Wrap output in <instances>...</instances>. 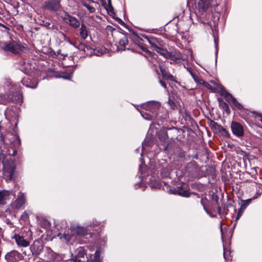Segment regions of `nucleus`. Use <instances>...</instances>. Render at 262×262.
Here are the masks:
<instances>
[{"label":"nucleus","mask_w":262,"mask_h":262,"mask_svg":"<svg viewBox=\"0 0 262 262\" xmlns=\"http://www.w3.org/2000/svg\"><path fill=\"white\" fill-rule=\"evenodd\" d=\"M142 108L145 111L141 112L142 117L148 120H153L158 116V112L160 108V104L152 101L142 105Z\"/></svg>","instance_id":"f257e3e1"},{"label":"nucleus","mask_w":262,"mask_h":262,"mask_svg":"<svg viewBox=\"0 0 262 262\" xmlns=\"http://www.w3.org/2000/svg\"><path fill=\"white\" fill-rule=\"evenodd\" d=\"M14 86L11 87V90L9 93L1 96V104L6 105L8 103L13 102L15 103H21L23 102V95L19 91L14 93V90H15Z\"/></svg>","instance_id":"f03ea898"},{"label":"nucleus","mask_w":262,"mask_h":262,"mask_svg":"<svg viewBox=\"0 0 262 262\" xmlns=\"http://www.w3.org/2000/svg\"><path fill=\"white\" fill-rule=\"evenodd\" d=\"M0 47L5 51L10 52L15 55L20 54L23 50L26 49L25 46L14 40L8 42L6 41L0 42Z\"/></svg>","instance_id":"7ed1b4c3"},{"label":"nucleus","mask_w":262,"mask_h":262,"mask_svg":"<svg viewBox=\"0 0 262 262\" xmlns=\"http://www.w3.org/2000/svg\"><path fill=\"white\" fill-rule=\"evenodd\" d=\"M200 167L194 161L189 162L185 167L186 172L192 177L198 176L200 174Z\"/></svg>","instance_id":"20e7f679"},{"label":"nucleus","mask_w":262,"mask_h":262,"mask_svg":"<svg viewBox=\"0 0 262 262\" xmlns=\"http://www.w3.org/2000/svg\"><path fill=\"white\" fill-rule=\"evenodd\" d=\"M16 164L14 161H11L4 164V171L5 176L7 177L10 180L14 178V173L16 169Z\"/></svg>","instance_id":"39448f33"},{"label":"nucleus","mask_w":262,"mask_h":262,"mask_svg":"<svg viewBox=\"0 0 262 262\" xmlns=\"http://www.w3.org/2000/svg\"><path fill=\"white\" fill-rule=\"evenodd\" d=\"M221 95L226 97H229L227 101L229 102H231L232 103V105H231L232 109L234 110V107H235L237 109L241 111H244L245 110L243 105L239 102H238L235 98L232 96L231 94L227 92L225 90L224 92H223L221 93Z\"/></svg>","instance_id":"423d86ee"},{"label":"nucleus","mask_w":262,"mask_h":262,"mask_svg":"<svg viewBox=\"0 0 262 262\" xmlns=\"http://www.w3.org/2000/svg\"><path fill=\"white\" fill-rule=\"evenodd\" d=\"M231 129L233 135L238 138L244 135V130L243 125L239 122L232 121L231 124Z\"/></svg>","instance_id":"0eeeda50"},{"label":"nucleus","mask_w":262,"mask_h":262,"mask_svg":"<svg viewBox=\"0 0 262 262\" xmlns=\"http://www.w3.org/2000/svg\"><path fill=\"white\" fill-rule=\"evenodd\" d=\"M168 130H171L174 132H177V128L175 127H163L158 133V136L159 140L163 142H166L168 138V134L167 131Z\"/></svg>","instance_id":"6e6552de"},{"label":"nucleus","mask_w":262,"mask_h":262,"mask_svg":"<svg viewBox=\"0 0 262 262\" xmlns=\"http://www.w3.org/2000/svg\"><path fill=\"white\" fill-rule=\"evenodd\" d=\"M26 202V200L24 193L20 192L18 195L17 198L12 204V206L15 209H21L24 207Z\"/></svg>","instance_id":"1a4fd4ad"},{"label":"nucleus","mask_w":262,"mask_h":262,"mask_svg":"<svg viewBox=\"0 0 262 262\" xmlns=\"http://www.w3.org/2000/svg\"><path fill=\"white\" fill-rule=\"evenodd\" d=\"M12 238L15 239L16 243L19 247H27L30 245L29 241L25 239L23 235L15 233L14 235L12 237Z\"/></svg>","instance_id":"9d476101"},{"label":"nucleus","mask_w":262,"mask_h":262,"mask_svg":"<svg viewBox=\"0 0 262 262\" xmlns=\"http://www.w3.org/2000/svg\"><path fill=\"white\" fill-rule=\"evenodd\" d=\"M30 250L33 255H38L43 249V246L41 243L35 240L30 246Z\"/></svg>","instance_id":"9b49d317"},{"label":"nucleus","mask_w":262,"mask_h":262,"mask_svg":"<svg viewBox=\"0 0 262 262\" xmlns=\"http://www.w3.org/2000/svg\"><path fill=\"white\" fill-rule=\"evenodd\" d=\"M196 5L200 12H205L210 6V0H196Z\"/></svg>","instance_id":"f8f14e48"},{"label":"nucleus","mask_w":262,"mask_h":262,"mask_svg":"<svg viewBox=\"0 0 262 262\" xmlns=\"http://www.w3.org/2000/svg\"><path fill=\"white\" fill-rule=\"evenodd\" d=\"M21 254L16 250H12L6 254L5 259L7 262H17L20 259Z\"/></svg>","instance_id":"ddd939ff"},{"label":"nucleus","mask_w":262,"mask_h":262,"mask_svg":"<svg viewBox=\"0 0 262 262\" xmlns=\"http://www.w3.org/2000/svg\"><path fill=\"white\" fill-rule=\"evenodd\" d=\"M63 20L66 24H69L75 29L78 28L80 26V23L78 20L75 17L70 15H66L63 18Z\"/></svg>","instance_id":"4468645a"},{"label":"nucleus","mask_w":262,"mask_h":262,"mask_svg":"<svg viewBox=\"0 0 262 262\" xmlns=\"http://www.w3.org/2000/svg\"><path fill=\"white\" fill-rule=\"evenodd\" d=\"M23 84L26 87L34 89L38 84V81L36 79L30 78H24L21 80Z\"/></svg>","instance_id":"2eb2a0df"},{"label":"nucleus","mask_w":262,"mask_h":262,"mask_svg":"<svg viewBox=\"0 0 262 262\" xmlns=\"http://www.w3.org/2000/svg\"><path fill=\"white\" fill-rule=\"evenodd\" d=\"M159 68L161 72L163 77L167 80L172 81H176V78L171 74H170L166 70V69L163 67L162 64L159 65Z\"/></svg>","instance_id":"dca6fc26"},{"label":"nucleus","mask_w":262,"mask_h":262,"mask_svg":"<svg viewBox=\"0 0 262 262\" xmlns=\"http://www.w3.org/2000/svg\"><path fill=\"white\" fill-rule=\"evenodd\" d=\"M173 193L184 197H189L190 194V192L189 190L182 186L177 187L176 188H174Z\"/></svg>","instance_id":"f3484780"},{"label":"nucleus","mask_w":262,"mask_h":262,"mask_svg":"<svg viewBox=\"0 0 262 262\" xmlns=\"http://www.w3.org/2000/svg\"><path fill=\"white\" fill-rule=\"evenodd\" d=\"M47 7L51 10L56 11L60 7L59 0H49L46 5Z\"/></svg>","instance_id":"a211bd4d"},{"label":"nucleus","mask_w":262,"mask_h":262,"mask_svg":"<svg viewBox=\"0 0 262 262\" xmlns=\"http://www.w3.org/2000/svg\"><path fill=\"white\" fill-rule=\"evenodd\" d=\"M127 36H124L122 38H120L119 41V44L121 47V49L122 50H130V47L128 45V40Z\"/></svg>","instance_id":"6ab92c4d"},{"label":"nucleus","mask_w":262,"mask_h":262,"mask_svg":"<svg viewBox=\"0 0 262 262\" xmlns=\"http://www.w3.org/2000/svg\"><path fill=\"white\" fill-rule=\"evenodd\" d=\"M127 37L130 38L133 41H134L135 43H139L140 40L142 39L140 38V36L138 34L135 32L134 31H130V34H128Z\"/></svg>","instance_id":"aec40b11"},{"label":"nucleus","mask_w":262,"mask_h":262,"mask_svg":"<svg viewBox=\"0 0 262 262\" xmlns=\"http://www.w3.org/2000/svg\"><path fill=\"white\" fill-rule=\"evenodd\" d=\"M85 253L82 247H79L76 251V254L74 257L80 258L82 259H88L85 256Z\"/></svg>","instance_id":"412c9836"},{"label":"nucleus","mask_w":262,"mask_h":262,"mask_svg":"<svg viewBox=\"0 0 262 262\" xmlns=\"http://www.w3.org/2000/svg\"><path fill=\"white\" fill-rule=\"evenodd\" d=\"M182 55L180 53H178L176 52H169L167 59H170L173 61L181 59Z\"/></svg>","instance_id":"4be33fe9"},{"label":"nucleus","mask_w":262,"mask_h":262,"mask_svg":"<svg viewBox=\"0 0 262 262\" xmlns=\"http://www.w3.org/2000/svg\"><path fill=\"white\" fill-rule=\"evenodd\" d=\"M80 35L84 39H86L88 36V31L86 26L82 24L80 28Z\"/></svg>","instance_id":"5701e85b"},{"label":"nucleus","mask_w":262,"mask_h":262,"mask_svg":"<svg viewBox=\"0 0 262 262\" xmlns=\"http://www.w3.org/2000/svg\"><path fill=\"white\" fill-rule=\"evenodd\" d=\"M156 51L167 59L169 52H168L166 49H164L160 47H156Z\"/></svg>","instance_id":"b1692460"},{"label":"nucleus","mask_w":262,"mask_h":262,"mask_svg":"<svg viewBox=\"0 0 262 262\" xmlns=\"http://www.w3.org/2000/svg\"><path fill=\"white\" fill-rule=\"evenodd\" d=\"M107 11L110 15L115 14L114 9L112 5L111 0H108V4L106 5H102Z\"/></svg>","instance_id":"393cba45"},{"label":"nucleus","mask_w":262,"mask_h":262,"mask_svg":"<svg viewBox=\"0 0 262 262\" xmlns=\"http://www.w3.org/2000/svg\"><path fill=\"white\" fill-rule=\"evenodd\" d=\"M9 193L6 191H0V205H5L6 202V198L8 196Z\"/></svg>","instance_id":"a878e982"},{"label":"nucleus","mask_w":262,"mask_h":262,"mask_svg":"<svg viewBox=\"0 0 262 262\" xmlns=\"http://www.w3.org/2000/svg\"><path fill=\"white\" fill-rule=\"evenodd\" d=\"M75 233L78 235L84 236L87 235L88 231L85 228L81 227H77L75 229Z\"/></svg>","instance_id":"bb28decb"},{"label":"nucleus","mask_w":262,"mask_h":262,"mask_svg":"<svg viewBox=\"0 0 262 262\" xmlns=\"http://www.w3.org/2000/svg\"><path fill=\"white\" fill-rule=\"evenodd\" d=\"M220 107H221L223 110H224L228 115H229L230 114L231 111L228 105L226 102L223 103L222 105H221Z\"/></svg>","instance_id":"cd10ccee"},{"label":"nucleus","mask_w":262,"mask_h":262,"mask_svg":"<svg viewBox=\"0 0 262 262\" xmlns=\"http://www.w3.org/2000/svg\"><path fill=\"white\" fill-rule=\"evenodd\" d=\"M252 199H249L246 200H242V204H241V209H245L247 207V206L250 204V203L251 202Z\"/></svg>","instance_id":"c85d7f7f"},{"label":"nucleus","mask_w":262,"mask_h":262,"mask_svg":"<svg viewBox=\"0 0 262 262\" xmlns=\"http://www.w3.org/2000/svg\"><path fill=\"white\" fill-rule=\"evenodd\" d=\"M145 38H146L148 40L149 43L154 48L155 50L156 51V47H159L156 44V41L154 38H151L149 39L147 36L145 35H143Z\"/></svg>","instance_id":"c756f323"},{"label":"nucleus","mask_w":262,"mask_h":262,"mask_svg":"<svg viewBox=\"0 0 262 262\" xmlns=\"http://www.w3.org/2000/svg\"><path fill=\"white\" fill-rule=\"evenodd\" d=\"M82 4L84 7H85L87 8L90 13H94L95 11V9L94 8V7L91 6L90 5H89L85 2H82Z\"/></svg>","instance_id":"7c9ffc66"},{"label":"nucleus","mask_w":262,"mask_h":262,"mask_svg":"<svg viewBox=\"0 0 262 262\" xmlns=\"http://www.w3.org/2000/svg\"><path fill=\"white\" fill-rule=\"evenodd\" d=\"M200 84L203 85L204 86L207 88L208 89L212 90L213 87L211 85L209 84L208 82L205 81L204 80H200Z\"/></svg>","instance_id":"2f4dec72"},{"label":"nucleus","mask_w":262,"mask_h":262,"mask_svg":"<svg viewBox=\"0 0 262 262\" xmlns=\"http://www.w3.org/2000/svg\"><path fill=\"white\" fill-rule=\"evenodd\" d=\"M23 64L24 66L22 67L21 71H24L25 73H27L31 69L30 65L29 63H26L25 62H24Z\"/></svg>","instance_id":"473e14b6"},{"label":"nucleus","mask_w":262,"mask_h":262,"mask_svg":"<svg viewBox=\"0 0 262 262\" xmlns=\"http://www.w3.org/2000/svg\"><path fill=\"white\" fill-rule=\"evenodd\" d=\"M17 150L15 148L11 147V148L8 150V154L13 156H16L17 155Z\"/></svg>","instance_id":"72a5a7b5"},{"label":"nucleus","mask_w":262,"mask_h":262,"mask_svg":"<svg viewBox=\"0 0 262 262\" xmlns=\"http://www.w3.org/2000/svg\"><path fill=\"white\" fill-rule=\"evenodd\" d=\"M208 200L206 198H202L201 200V204L203 206L204 209L205 210L206 212L208 213V210L206 207V204Z\"/></svg>","instance_id":"f704fd0d"},{"label":"nucleus","mask_w":262,"mask_h":262,"mask_svg":"<svg viewBox=\"0 0 262 262\" xmlns=\"http://www.w3.org/2000/svg\"><path fill=\"white\" fill-rule=\"evenodd\" d=\"M190 74L193 77L194 81L198 83H200V80H203L202 79L200 78L198 76L195 75L192 71H190Z\"/></svg>","instance_id":"c9c22d12"},{"label":"nucleus","mask_w":262,"mask_h":262,"mask_svg":"<svg viewBox=\"0 0 262 262\" xmlns=\"http://www.w3.org/2000/svg\"><path fill=\"white\" fill-rule=\"evenodd\" d=\"M72 262H88V259H82L80 258L74 257L72 259Z\"/></svg>","instance_id":"e433bc0d"},{"label":"nucleus","mask_w":262,"mask_h":262,"mask_svg":"<svg viewBox=\"0 0 262 262\" xmlns=\"http://www.w3.org/2000/svg\"><path fill=\"white\" fill-rule=\"evenodd\" d=\"M177 155L179 157L183 158L185 157V152L184 150H180L178 151Z\"/></svg>","instance_id":"4c0bfd02"},{"label":"nucleus","mask_w":262,"mask_h":262,"mask_svg":"<svg viewBox=\"0 0 262 262\" xmlns=\"http://www.w3.org/2000/svg\"><path fill=\"white\" fill-rule=\"evenodd\" d=\"M79 50L84 51L85 52V48H88V46L84 43H80L77 47Z\"/></svg>","instance_id":"58836bf2"},{"label":"nucleus","mask_w":262,"mask_h":262,"mask_svg":"<svg viewBox=\"0 0 262 262\" xmlns=\"http://www.w3.org/2000/svg\"><path fill=\"white\" fill-rule=\"evenodd\" d=\"M29 218V214L26 211H25L21 216V219L24 220H26Z\"/></svg>","instance_id":"ea45409f"},{"label":"nucleus","mask_w":262,"mask_h":262,"mask_svg":"<svg viewBox=\"0 0 262 262\" xmlns=\"http://www.w3.org/2000/svg\"><path fill=\"white\" fill-rule=\"evenodd\" d=\"M40 25L49 29V28H50V26H51V23L49 21H45L44 20H42V23H41Z\"/></svg>","instance_id":"a19ab883"},{"label":"nucleus","mask_w":262,"mask_h":262,"mask_svg":"<svg viewBox=\"0 0 262 262\" xmlns=\"http://www.w3.org/2000/svg\"><path fill=\"white\" fill-rule=\"evenodd\" d=\"M147 55H148L149 56L152 57L154 58H155V56H157V55L153 52L150 51L149 50H147L146 52H145Z\"/></svg>","instance_id":"79ce46f5"},{"label":"nucleus","mask_w":262,"mask_h":262,"mask_svg":"<svg viewBox=\"0 0 262 262\" xmlns=\"http://www.w3.org/2000/svg\"><path fill=\"white\" fill-rule=\"evenodd\" d=\"M221 133L223 135H224V136H226L227 137H229L230 136V134H229V132L225 128L223 129L222 132H221Z\"/></svg>","instance_id":"37998d69"},{"label":"nucleus","mask_w":262,"mask_h":262,"mask_svg":"<svg viewBox=\"0 0 262 262\" xmlns=\"http://www.w3.org/2000/svg\"><path fill=\"white\" fill-rule=\"evenodd\" d=\"M137 45L139 46V47H140V48H141V49L143 51H144L145 52H146V51L148 50V49H147V48H146L145 46H143V45H142V43H141V40H140V41H139V43H137Z\"/></svg>","instance_id":"c03bdc74"},{"label":"nucleus","mask_w":262,"mask_h":262,"mask_svg":"<svg viewBox=\"0 0 262 262\" xmlns=\"http://www.w3.org/2000/svg\"><path fill=\"white\" fill-rule=\"evenodd\" d=\"M215 125H216V130L221 133L222 132L223 129L224 128L222 125L219 124L218 123H215Z\"/></svg>","instance_id":"a18cd8bd"},{"label":"nucleus","mask_w":262,"mask_h":262,"mask_svg":"<svg viewBox=\"0 0 262 262\" xmlns=\"http://www.w3.org/2000/svg\"><path fill=\"white\" fill-rule=\"evenodd\" d=\"M244 210L245 209H241V207H240V208L238 209V211L237 219H238L239 217H240V216L242 215L243 212Z\"/></svg>","instance_id":"49530a36"},{"label":"nucleus","mask_w":262,"mask_h":262,"mask_svg":"<svg viewBox=\"0 0 262 262\" xmlns=\"http://www.w3.org/2000/svg\"><path fill=\"white\" fill-rule=\"evenodd\" d=\"M59 34L60 35V37H62L64 40H67L68 37L64 33L61 31H59Z\"/></svg>","instance_id":"de8ad7c7"},{"label":"nucleus","mask_w":262,"mask_h":262,"mask_svg":"<svg viewBox=\"0 0 262 262\" xmlns=\"http://www.w3.org/2000/svg\"><path fill=\"white\" fill-rule=\"evenodd\" d=\"M61 49H59L57 51V55H61V56H63V57H66L68 55L67 54H64V53H61Z\"/></svg>","instance_id":"09e8293b"},{"label":"nucleus","mask_w":262,"mask_h":262,"mask_svg":"<svg viewBox=\"0 0 262 262\" xmlns=\"http://www.w3.org/2000/svg\"><path fill=\"white\" fill-rule=\"evenodd\" d=\"M49 29H52V30H58V27L56 25H55L54 24L52 25L51 24V26H50V28H49Z\"/></svg>","instance_id":"8fccbe9b"},{"label":"nucleus","mask_w":262,"mask_h":262,"mask_svg":"<svg viewBox=\"0 0 262 262\" xmlns=\"http://www.w3.org/2000/svg\"><path fill=\"white\" fill-rule=\"evenodd\" d=\"M217 100L219 103V106H220L223 103L225 102V101H224L223 99L221 97L217 98Z\"/></svg>","instance_id":"3c124183"},{"label":"nucleus","mask_w":262,"mask_h":262,"mask_svg":"<svg viewBox=\"0 0 262 262\" xmlns=\"http://www.w3.org/2000/svg\"><path fill=\"white\" fill-rule=\"evenodd\" d=\"M159 82L163 87H164L165 89H167L166 84L164 81L160 79Z\"/></svg>","instance_id":"603ef678"},{"label":"nucleus","mask_w":262,"mask_h":262,"mask_svg":"<svg viewBox=\"0 0 262 262\" xmlns=\"http://www.w3.org/2000/svg\"><path fill=\"white\" fill-rule=\"evenodd\" d=\"M168 103L169 105H170L171 107H173L175 106V104L174 102L170 99H169Z\"/></svg>","instance_id":"864d4df0"},{"label":"nucleus","mask_w":262,"mask_h":262,"mask_svg":"<svg viewBox=\"0 0 262 262\" xmlns=\"http://www.w3.org/2000/svg\"><path fill=\"white\" fill-rule=\"evenodd\" d=\"M254 114L256 115V116H258L260 118V121L262 122V114H259L258 113L254 112Z\"/></svg>","instance_id":"5fc2aeb1"},{"label":"nucleus","mask_w":262,"mask_h":262,"mask_svg":"<svg viewBox=\"0 0 262 262\" xmlns=\"http://www.w3.org/2000/svg\"><path fill=\"white\" fill-rule=\"evenodd\" d=\"M64 238L67 241H69L70 240V238H71V236L69 234H65L64 235Z\"/></svg>","instance_id":"6e6d98bb"},{"label":"nucleus","mask_w":262,"mask_h":262,"mask_svg":"<svg viewBox=\"0 0 262 262\" xmlns=\"http://www.w3.org/2000/svg\"><path fill=\"white\" fill-rule=\"evenodd\" d=\"M217 212L219 214H221V208L220 206H218L217 208Z\"/></svg>","instance_id":"4d7b16f0"},{"label":"nucleus","mask_w":262,"mask_h":262,"mask_svg":"<svg viewBox=\"0 0 262 262\" xmlns=\"http://www.w3.org/2000/svg\"><path fill=\"white\" fill-rule=\"evenodd\" d=\"M64 40L67 41V42L70 43L71 45H73V42L70 40V39L68 37H67V40Z\"/></svg>","instance_id":"13d9d810"},{"label":"nucleus","mask_w":262,"mask_h":262,"mask_svg":"<svg viewBox=\"0 0 262 262\" xmlns=\"http://www.w3.org/2000/svg\"><path fill=\"white\" fill-rule=\"evenodd\" d=\"M101 2L102 5H106V2L105 0H100Z\"/></svg>","instance_id":"bf43d9fd"},{"label":"nucleus","mask_w":262,"mask_h":262,"mask_svg":"<svg viewBox=\"0 0 262 262\" xmlns=\"http://www.w3.org/2000/svg\"><path fill=\"white\" fill-rule=\"evenodd\" d=\"M215 123H217L216 122H214V121H213L212 122V124H213V127L216 129V125H215Z\"/></svg>","instance_id":"052dcab7"},{"label":"nucleus","mask_w":262,"mask_h":262,"mask_svg":"<svg viewBox=\"0 0 262 262\" xmlns=\"http://www.w3.org/2000/svg\"><path fill=\"white\" fill-rule=\"evenodd\" d=\"M3 234V232L2 229L0 227V236H2Z\"/></svg>","instance_id":"680f3d73"},{"label":"nucleus","mask_w":262,"mask_h":262,"mask_svg":"<svg viewBox=\"0 0 262 262\" xmlns=\"http://www.w3.org/2000/svg\"><path fill=\"white\" fill-rule=\"evenodd\" d=\"M1 140H2V141H3L4 142H5V139L4 137L1 136Z\"/></svg>","instance_id":"e2e57ef3"},{"label":"nucleus","mask_w":262,"mask_h":262,"mask_svg":"<svg viewBox=\"0 0 262 262\" xmlns=\"http://www.w3.org/2000/svg\"><path fill=\"white\" fill-rule=\"evenodd\" d=\"M168 144H167V145L164 147V150H166L168 148Z\"/></svg>","instance_id":"0e129e2a"},{"label":"nucleus","mask_w":262,"mask_h":262,"mask_svg":"<svg viewBox=\"0 0 262 262\" xmlns=\"http://www.w3.org/2000/svg\"><path fill=\"white\" fill-rule=\"evenodd\" d=\"M90 3H96L93 0H88Z\"/></svg>","instance_id":"69168bd1"},{"label":"nucleus","mask_w":262,"mask_h":262,"mask_svg":"<svg viewBox=\"0 0 262 262\" xmlns=\"http://www.w3.org/2000/svg\"><path fill=\"white\" fill-rule=\"evenodd\" d=\"M90 47L89 46H88V48H85V50H88L89 49Z\"/></svg>","instance_id":"338daca9"},{"label":"nucleus","mask_w":262,"mask_h":262,"mask_svg":"<svg viewBox=\"0 0 262 262\" xmlns=\"http://www.w3.org/2000/svg\"><path fill=\"white\" fill-rule=\"evenodd\" d=\"M97 254H98V251H96V252H95V256H96V255H97Z\"/></svg>","instance_id":"774afa93"}]
</instances>
